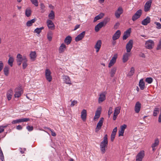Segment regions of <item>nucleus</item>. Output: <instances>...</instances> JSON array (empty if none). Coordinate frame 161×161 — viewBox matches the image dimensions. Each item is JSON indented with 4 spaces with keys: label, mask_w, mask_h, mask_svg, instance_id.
<instances>
[{
    "label": "nucleus",
    "mask_w": 161,
    "mask_h": 161,
    "mask_svg": "<svg viewBox=\"0 0 161 161\" xmlns=\"http://www.w3.org/2000/svg\"><path fill=\"white\" fill-rule=\"evenodd\" d=\"M108 135H105L103 138V140L102 141L100 144V151L102 153L104 154L106 152V149L108 145Z\"/></svg>",
    "instance_id": "f257e3e1"
},
{
    "label": "nucleus",
    "mask_w": 161,
    "mask_h": 161,
    "mask_svg": "<svg viewBox=\"0 0 161 161\" xmlns=\"http://www.w3.org/2000/svg\"><path fill=\"white\" fill-rule=\"evenodd\" d=\"M14 91L15 92L14 96L15 98H18L23 93V90L20 87L16 88L14 89Z\"/></svg>",
    "instance_id": "f03ea898"
},
{
    "label": "nucleus",
    "mask_w": 161,
    "mask_h": 161,
    "mask_svg": "<svg viewBox=\"0 0 161 161\" xmlns=\"http://www.w3.org/2000/svg\"><path fill=\"white\" fill-rule=\"evenodd\" d=\"M154 45V41L151 40H149L145 42V47L148 49H152Z\"/></svg>",
    "instance_id": "7ed1b4c3"
},
{
    "label": "nucleus",
    "mask_w": 161,
    "mask_h": 161,
    "mask_svg": "<svg viewBox=\"0 0 161 161\" xmlns=\"http://www.w3.org/2000/svg\"><path fill=\"white\" fill-rule=\"evenodd\" d=\"M144 156L145 152L144 151H140L136 156L135 161H142Z\"/></svg>",
    "instance_id": "20e7f679"
},
{
    "label": "nucleus",
    "mask_w": 161,
    "mask_h": 161,
    "mask_svg": "<svg viewBox=\"0 0 161 161\" xmlns=\"http://www.w3.org/2000/svg\"><path fill=\"white\" fill-rule=\"evenodd\" d=\"M142 14V10L139 9L137 10L136 13L132 16V19L133 21H135L139 18Z\"/></svg>",
    "instance_id": "39448f33"
},
{
    "label": "nucleus",
    "mask_w": 161,
    "mask_h": 161,
    "mask_svg": "<svg viewBox=\"0 0 161 161\" xmlns=\"http://www.w3.org/2000/svg\"><path fill=\"white\" fill-rule=\"evenodd\" d=\"M133 41L130 40L127 43L126 46V49L127 53H130L133 47Z\"/></svg>",
    "instance_id": "423d86ee"
},
{
    "label": "nucleus",
    "mask_w": 161,
    "mask_h": 161,
    "mask_svg": "<svg viewBox=\"0 0 161 161\" xmlns=\"http://www.w3.org/2000/svg\"><path fill=\"white\" fill-rule=\"evenodd\" d=\"M121 108V107L120 106H118L115 108L113 118L114 120H115L116 119L118 115L120 112Z\"/></svg>",
    "instance_id": "0eeeda50"
},
{
    "label": "nucleus",
    "mask_w": 161,
    "mask_h": 161,
    "mask_svg": "<svg viewBox=\"0 0 161 161\" xmlns=\"http://www.w3.org/2000/svg\"><path fill=\"white\" fill-rule=\"evenodd\" d=\"M30 120V119L28 118H21L19 119H17L15 120H13L12 122V124H16L17 123H19L22 122H26Z\"/></svg>",
    "instance_id": "6e6552de"
},
{
    "label": "nucleus",
    "mask_w": 161,
    "mask_h": 161,
    "mask_svg": "<svg viewBox=\"0 0 161 161\" xmlns=\"http://www.w3.org/2000/svg\"><path fill=\"white\" fill-rule=\"evenodd\" d=\"M104 118H100V120L97 124L96 127L95 129V132H98L101 128L102 126L103 125V121Z\"/></svg>",
    "instance_id": "1a4fd4ad"
},
{
    "label": "nucleus",
    "mask_w": 161,
    "mask_h": 161,
    "mask_svg": "<svg viewBox=\"0 0 161 161\" xmlns=\"http://www.w3.org/2000/svg\"><path fill=\"white\" fill-rule=\"evenodd\" d=\"M123 10L121 7H119L115 12L114 15L118 19L119 18L120 15L123 13Z\"/></svg>",
    "instance_id": "9d476101"
},
{
    "label": "nucleus",
    "mask_w": 161,
    "mask_h": 161,
    "mask_svg": "<svg viewBox=\"0 0 161 161\" xmlns=\"http://www.w3.org/2000/svg\"><path fill=\"white\" fill-rule=\"evenodd\" d=\"M117 57L118 54H115L114 55L112 59L110 60L108 64V66L110 68L111 67L115 64L116 62Z\"/></svg>",
    "instance_id": "9b49d317"
},
{
    "label": "nucleus",
    "mask_w": 161,
    "mask_h": 161,
    "mask_svg": "<svg viewBox=\"0 0 161 161\" xmlns=\"http://www.w3.org/2000/svg\"><path fill=\"white\" fill-rule=\"evenodd\" d=\"M152 3V1L151 0H149L146 2L144 5V10L145 12H147L150 10Z\"/></svg>",
    "instance_id": "f8f14e48"
},
{
    "label": "nucleus",
    "mask_w": 161,
    "mask_h": 161,
    "mask_svg": "<svg viewBox=\"0 0 161 161\" xmlns=\"http://www.w3.org/2000/svg\"><path fill=\"white\" fill-rule=\"evenodd\" d=\"M101 110L102 108L101 107H99L97 108L95 114V116L93 118L94 120L97 119L99 118L101 113Z\"/></svg>",
    "instance_id": "ddd939ff"
},
{
    "label": "nucleus",
    "mask_w": 161,
    "mask_h": 161,
    "mask_svg": "<svg viewBox=\"0 0 161 161\" xmlns=\"http://www.w3.org/2000/svg\"><path fill=\"white\" fill-rule=\"evenodd\" d=\"M106 99V93L103 92L99 95V97L98 98V103H101L104 101Z\"/></svg>",
    "instance_id": "4468645a"
},
{
    "label": "nucleus",
    "mask_w": 161,
    "mask_h": 161,
    "mask_svg": "<svg viewBox=\"0 0 161 161\" xmlns=\"http://www.w3.org/2000/svg\"><path fill=\"white\" fill-rule=\"evenodd\" d=\"M51 73L50 71H46V78L49 82H51L52 80V77L51 75Z\"/></svg>",
    "instance_id": "2eb2a0df"
},
{
    "label": "nucleus",
    "mask_w": 161,
    "mask_h": 161,
    "mask_svg": "<svg viewBox=\"0 0 161 161\" xmlns=\"http://www.w3.org/2000/svg\"><path fill=\"white\" fill-rule=\"evenodd\" d=\"M102 45V42L101 40L97 41L94 46L96 52L97 53L99 51Z\"/></svg>",
    "instance_id": "dca6fc26"
},
{
    "label": "nucleus",
    "mask_w": 161,
    "mask_h": 161,
    "mask_svg": "<svg viewBox=\"0 0 161 161\" xmlns=\"http://www.w3.org/2000/svg\"><path fill=\"white\" fill-rule=\"evenodd\" d=\"M47 24L49 29L52 30L54 29V25L51 20L48 19L47 21Z\"/></svg>",
    "instance_id": "f3484780"
},
{
    "label": "nucleus",
    "mask_w": 161,
    "mask_h": 161,
    "mask_svg": "<svg viewBox=\"0 0 161 161\" xmlns=\"http://www.w3.org/2000/svg\"><path fill=\"white\" fill-rule=\"evenodd\" d=\"M159 144V140L157 138L154 140V142L152 145L151 147L152 148V150L154 152L156 150V147H157Z\"/></svg>",
    "instance_id": "a211bd4d"
},
{
    "label": "nucleus",
    "mask_w": 161,
    "mask_h": 161,
    "mask_svg": "<svg viewBox=\"0 0 161 161\" xmlns=\"http://www.w3.org/2000/svg\"><path fill=\"white\" fill-rule=\"evenodd\" d=\"M131 31L130 28L128 29L124 32V36H123V39L124 40L126 39L130 36Z\"/></svg>",
    "instance_id": "6ab92c4d"
},
{
    "label": "nucleus",
    "mask_w": 161,
    "mask_h": 161,
    "mask_svg": "<svg viewBox=\"0 0 161 161\" xmlns=\"http://www.w3.org/2000/svg\"><path fill=\"white\" fill-rule=\"evenodd\" d=\"M85 31H83L81 33L75 38V41L77 42L82 40V39L84 37L85 35Z\"/></svg>",
    "instance_id": "aec40b11"
},
{
    "label": "nucleus",
    "mask_w": 161,
    "mask_h": 161,
    "mask_svg": "<svg viewBox=\"0 0 161 161\" xmlns=\"http://www.w3.org/2000/svg\"><path fill=\"white\" fill-rule=\"evenodd\" d=\"M63 79L64 82L66 84H71V82L69 77L67 76L64 75L63 76Z\"/></svg>",
    "instance_id": "412c9836"
},
{
    "label": "nucleus",
    "mask_w": 161,
    "mask_h": 161,
    "mask_svg": "<svg viewBox=\"0 0 161 161\" xmlns=\"http://www.w3.org/2000/svg\"><path fill=\"white\" fill-rule=\"evenodd\" d=\"M66 49V46L64 43L61 44L58 49V52L59 53H63Z\"/></svg>",
    "instance_id": "4be33fe9"
},
{
    "label": "nucleus",
    "mask_w": 161,
    "mask_h": 161,
    "mask_svg": "<svg viewBox=\"0 0 161 161\" xmlns=\"http://www.w3.org/2000/svg\"><path fill=\"white\" fill-rule=\"evenodd\" d=\"M121 34V32L120 30H117L114 35L112 37V39L115 41L118 39L120 37Z\"/></svg>",
    "instance_id": "5701e85b"
},
{
    "label": "nucleus",
    "mask_w": 161,
    "mask_h": 161,
    "mask_svg": "<svg viewBox=\"0 0 161 161\" xmlns=\"http://www.w3.org/2000/svg\"><path fill=\"white\" fill-rule=\"evenodd\" d=\"M130 56V53L127 52L123 55L122 60L123 63L126 62L129 59V57Z\"/></svg>",
    "instance_id": "b1692460"
},
{
    "label": "nucleus",
    "mask_w": 161,
    "mask_h": 161,
    "mask_svg": "<svg viewBox=\"0 0 161 161\" xmlns=\"http://www.w3.org/2000/svg\"><path fill=\"white\" fill-rule=\"evenodd\" d=\"M150 21L151 19L150 17L149 16H147L146 19L142 21V24L143 25H146L150 23Z\"/></svg>",
    "instance_id": "393cba45"
},
{
    "label": "nucleus",
    "mask_w": 161,
    "mask_h": 161,
    "mask_svg": "<svg viewBox=\"0 0 161 161\" xmlns=\"http://www.w3.org/2000/svg\"><path fill=\"white\" fill-rule=\"evenodd\" d=\"M141 108V104L139 102H137L136 103L135 107V110L136 113H138Z\"/></svg>",
    "instance_id": "a878e982"
},
{
    "label": "nucleus",
    "mask_w": 161,
    "mask_h": 161,
    "mask_svg": "<svg viewBox=\"0 0 161 161\" xmlns=\"http://www.w3.org/2000/svg\"><path fill=\"white\" fill-rule=\"evenodd\" d=\"M87 116L86 110V109H83L81 112V117L83 121H85L86 119Z\"/></svg>",
    "instance_id": "bb28decb"
},
{
    "label": "nucleus",
    "mask_w": 161,
    "mask_h": 161,
    "mask_svg": "<svg viewBox=\"0 0 161 161\" xmlns=\"http://www.w3.org/2000/svg\"><path fill=\"white\" fill-rule=\"evenodd\" d=\"M13 94V91L12 89H9L7 92V97L8 100H10L12 97Z\"/></svg>",
    "instance_id": "cd10ccee"
},
{
    "label": "nucleus",
    "mask_w": 161,
    "mask_h": 161,
    "mask_svg": "<svg viewBox=\"0 0 161 161\" xmlns=\"http://www.w3.org/2000/svg\"><path fill=\"white\" fill-rule=\"evenodd\" d=\"M24 58H26V56H23L19 53L17 54L16 57V61L17 62H23L24 61Z\"/></svg>",
    "instance_id": "c85d7f7f"
},
{
    "label": "nucleus",
    "mask_w": 161,
    "mask_h": 161,
    "mask_svg": "<svg viewBox=\"0 0 161 161\" xmlns=\"http://www.w3.org/2000/svg\"><path fill=\"white\" fill-rule=\"evenodd\" d=\"M8 57L9 58L8 60V63L10 67H12L13 65V62L14 61V58L12 56H11L10 55H8Z\"/></svg>",
    "instance_id": "c756f323"
},
{
    "label": "nucleus",
    "mask_w": 161,
    "mask_h": 161,
    "mask_svg": "<svg viewBox=\"0 0 161 161\" xmlns=\"http://www.w3.org/2000/svg\"><path fill=\"white\" fill-rule=\"evenodd\" d=\"M103 26V22H100L97 24L95 27L96 32H98L99 30Z\"/></svg>",
    "instance_id": "7c9ffc66"
},
{
    "label": "nucleus",
    "mask_w": 161,
    "mask_h": 161,
    "mask_svg": "<svg viewBox=\"0 0 161 161\" xmlns=\"http://www.w3.org/2000/svg\"><path fill=\"white\" fill-rule=\"evenodd\" d=\"M72 41V37L70 36H68L66 37L64 40V42L67 45L70 44Z\"/></svg>",
    "instance_id": "2f4dec72"
},
{
    "label": "nucleus",
    "mask_w": 161,
    "mask_h": 161,
    "mask_svg": "<svg viewBox=\"0 0 161 161\" xmlns=\"http://www.w3.org/2000/svg\"><path fill=\"white\" fill-rule=\"evenodd\" d=\"M30 56L32 61H34L36 57V52L35 51L31 52L30 54Z\"/></svg>",
    "instance_id": "473e14b6"
},
{
    "label": "nucleus",
    "mask_w": 161,
    "mask_h": 161,
    "mask_svg": "<svg viewBox=\"0 0 161 161\" xmlns=\"http://www.w3.org/2000/svg\"><path fill=\"white\" fill-rule=\"evenodd\" d=\"M104 15V14L103 13H101L94 18L93 22H96L97 20H99L102 18Z\"/></svg>",
    "instance_id": "72a5a7b5"
},
{
    "label": "nucleus",
    "mask_w": 161,
    "mask_h": 161,
    "mask_svg": "<svg viewBox=\"0 0 161 161\" xmlns=\"http://www.w3.org/2000/svg\"><path fill=\"white\" fill-rule=\"evenodd\" d=\"M139 85L141 90H143L144 89L145 87V83L142 79L140 80L139 82Z\"/></svg>",
    "instance_id": "f704fd0d"
},
{
    "label": "nucleus",
    "mask_w": 161,
    "mask_h": 161,
    "mask_svg": "<svg viewBox=\"0 0 161 161\" xmlns=\"http://www.w3.org/2000/svg\"><path fill=\"white\" fill-rule=\"evenodd\" d=\"M36 19L34 18L31 20L28 21L26 23V25L29 27L32 25L33 23H34L36 21Z\"/></svg>",
    "instance_id": "c9c22d12"
},
{
    "label": "nucleus",
    "mask_w": 161,
    "mask_h": 161,
    "mask_svg": "<svg viewBox=\"0 0 161 161\" xmlns=\"http://www.w3.org/2000/svg\"><path fill=\"white\" fill-rule=\"evenodd\" d=\"M24 61L23 62L22 67L24 69H25L27 66V59L26 58H24Z\"/></svg>",
    "instance_id": "e433bc0d"
},
{
    "label": "nucleus",
    "mask_w": 161,
    "mask_h": 161,
    "mask_svg": "<svg viewBox=\"0 0 161 161\" xmlns=\"http://www.w3.org/2000/svg\"><path fill=\"white\" fill-rule=\"evenodd\" d=\"M31 10L30 8H27L26 9L25 14L27 17H29L31 15Z\"/></svg>",
    "instance_id": "4c0bfd02"
},
{
    "label": "nucleus",
    "mask_w": 161,
    "mask_h": 161,
    "mask_svg": "<svg viewBox=\"0 0 161 161\" xmlns=\"http://www.w3.org/2000/svg\"><path fill=\"white\" fill-rule=\"evenodd\" d=\"M53 34V32L51 31H49L47 33V38L49 41H51L52 40V38Z\"/></svg>",
    "instance_id": "58836bf2"
},
{
    "label": "nucleus",
    "mask_w": 161,
    "mask_h": 161,
    "mask_svg": "<svg viewBox=\"0 0 161 161\" xmlns=\"http://www.w3.org/2000/svg\"><path fill=\"white\" fill-rule=\"evenodd\" d=\"M44 29V27L43 26L37 28L34 31V33H36L38 34H39L42 31V30Z\"/></svg>",
    "instance_id": "ea45409f"
},
{
    "label": "nucleus",
    "mask_w": 161,
    "mask_h": 161,
    "mask_svg": "<svg viewBox=\"0 0 161 161\" xmlns=\"http://www.w3.org/2000/svg\"><path fill=\"white\" fill-rule=\"evenodd\" d=\"M48 16L49 18L50 19H54L55 17V14L53 10H51L50 11V13L48 14Z\"/></svg>",
    "instance_id": "a19ab883"
},
{
    "label": "nucleus",
    "mask_w": 161,
    "mask_h": 161,
    "mask_svg": "<svg viewBox=\"0 0 161 161\" xmlns=\"http://www.w3.org/2000/svg\"><path fill=\"white\" fill-rule=\"evenodd\" d=\"M159 112V108H155L153 110V116L155 117L157 116L158 114V113Z\"/></svg>",
    "instance_id": "79ce46f5"
},
{
    "label": "nucleus",
    "mask_w": 161,
    "mask_h": 161,
    "mask_svg": "<svg viewBox=\"0 0 161 161\" xmlns=\"http://www.w3.org/2000/svg\"><path fill=\"white\" fill-rule=\"evenodd\" d=\"M40 8L41 11V13H43L45 11V6L43 3H41L40 5Z\"/></svg>",
    "instance_id": "37998d69"
},
{
    "label": "nucleus",
    "mask_w": 161,
    "mask_h": 161,
    "mask_svg": "<svg viewBox=\"0 0 161 161\" xmlns=\"http://www.w3.org/2000/svg\"><path fill=\"white\" fill-rule=\"evenodd\" d=\"M153 81V79L151 77H148L146 79L145 81L149 84L151 83Z\"/></svg>",
    "instance_id": "c03bdc74"
},
{
    "label": "nucleus",
    "mask_w": 161,
    "mask_h": 161,
    "mask_svg": "<svg viewBox=\"0 0 161 161\" xmlns=\"http://www.w3.org/2000/svg\"><path fill=\"white\" fill-rule=\"evenodd\" d=\"M32 4L35 6L37 7L38 5V3L37 0H30Z\"/></svg>",
    "instance_id": "a18cd8bd"
},
{
    "label": "nucleus",
    "mask_w": 161,
    "mask_h": 161,
    "mask_svg": "<svg viewBox=\"0 0 161 161\" xmlns=\"http://www.w3.org/2000/svg\"><path fill=\"white\" fill-rule=\"evenodd\" d=\"M126 127H127V125L125 124H124L123 125L120 126V129L119 130L121 131H123L124 132V130H125V129L126 128Z\"/></svg>",
    "instance_id": "49530a36"
},
{
    "label": "nucleus",
    "mask_w": 161,
    "mask_h": 161,
    "mask_svg": "<svg viewBox=\"0 0 161 161\" xmlns=\"http://www.w3.org/2000/svg\"><path fill=\"white\" fill-rule=\"evenodd\" d=\"M26 129L28 130V131H31L33 130L34 128L33 126L28 125L26 127Z\"/></svg>",
    "instance_id": "de8ad7c7"
},
{
    "label": "nucleus",
    "mask_w": 161,
    "mask_h": 161,
    "mask_svg": "<svg viewBox=\"0 0 161 161\" xmlns=\"http://www.w3.org/2000/svg\"><path fill=\"white\" fill-rule=\"evenodd\" d=\"M154 24L156 25V28L157 29H161V24L160 23L155 22Z\"/></svg>",
    "instance_id": "09e8293b"
},
{
    "label": "nucleus",
    "mask_w": 161,
    "mask_h": 161,
    "mask_svg": "<svg viewBox=\"0 0 161 161\" xmlns=\"http://www.w3.org/2000/svg\"><path fill=\"white\" fill-rule=\"evenodd\" d=\"M161 49V38L160 39L158 43V45L156 49L157 50H159Z\"/></svg>",
    "instance_id": "8fccbe9b"
},
{
    "label": "nucleus",
    "mask_w": 161,
    "mask_h": 161,
    "mask_svg": "<svg viewBox=\"0 0 161 161\" xmlns=\"http://www.w3.org/2000/svg\"><path fill=\"white\" fill-rule=\"evenodd\" d=\"M47 129L51 131L52 135L53 136H56V133L53 131V130H51L50 128H47Z\"/></svg>",
    "instance_id": "3c124183"
},
{
    "label": "nucleus",
    "mask_w": 161,
    "mask_h": 161,
    "mask_svg": "<svg viewBox=\"0 0 161 161\" xmlns=\"http://www.w3.org/2000/svg\"><path fill=\"white\" fill-rule=\"evenodd\" d=\"M110 20L109 18H106L104 19L103 21V24L105 23V25H106L108 22Z\"/></svg>",
    "instance_id": "603ef678"
},
{
    "label": "nucleus",
    "mask_w": 161,
    "mask_h": 161,
    "mask_svg": "<svg viewBox=\"0 0 161 161\" xmlns=\"http://www.w3.org/2000/svg\"><path fill=\"white\" fill-rule=\"evenodd\" d=\"M0 159L2 161H4V158L3 153H0Z\"/></svg>",
    "instance_id": "864d4df0"
},
{
    "label": "nucleus",
    "mask_w": 161,
    "mask_h": 161,
    "mask_svg": "<svg viewBox=\"0 0 161 161\" xmlns=\"http://www.w3.org/2000/svg\"><path fill=\"white\" fill-rule=\"evenodd\" d=\"M3 67V64L2 61H0V70H2Z\"/></svg>",
    "instance_id": "5fc2aeb1"
},
{
    "label": "nucleus",
    "mask_w": 161,
    "mask_h": 161,
    "mask_svg": "<svg viewBox=\"0 0 161 161\" xmlns=\"http://www.w3.org/2000/svg\"><path fill=\"white\" fill-rule=\"evenodd\" d=\"M119 25V23L118 22H117L114 25V29H117L118 28Z\"/></svg>",
    "instance_id": "6e6d98bb"
},
{
    "label": "nucleus",
    "mask_w": 161,
    "mask_h": 161,
    "mask_svg": "<svg viewBox=\"0 0 161 161\" xmlns=\"http://www.w3.org/2000/svg\"><path fill=\"white\" fill-rule=\"evenodd\" d=\"M77 101L74 100L72 101L71 102V107H73L75 104L77 103Z\"/></svg>",
    "instance_id": "4d7b16f0"
},
{
    "label": "nucleus",
    "mask_w": 161,
    "mask_h": 161,
    "mask_svg": "<svg viewBox=\"0 0 161 161\" xmlns=\"http://www.w3.org/2000/svg\"><path fill=\"white\" fill-rule=\"evenodd\" d=\"M113 107H110L108 111V113L111 114L113 112Z\"/></svg>",
    "instance_id": "13d9d810"
},
{
    "label": "nucleus",
    "mask_w": 161,
    "mask_h": 161,
    "mask_svg": "<svg viewBox=\"0 0 161 161\" xmlns=\"http://www.w3.org/2000/svg\"><path fill=\"white\" fill-rule=\"evenodd\" d=\"M134 74V71H130L127 74V75L128 76H130Z\"/></svg>",
    "instance_id": "bf43d9fd"
},
{
    "label": "nucleus",
    "mask_w": 161,
    "mask_h": 161,
    "mask_svg": "<svg viewBox=\"0 0 161 161\" xmlns=\"http://www.w3.org/2000/svg\"><path fill=\"white\" fill-rule=\"evenodd\" d=\"M124 132L121 131L120 130L119 131V136H123L124 135Z\"/></svg>",
    "instance_id": "052dcab7"
},
{
    "label": "nucleus",
    "mask_w": 161,
    "mask_h": 161,
    "mask_svg": "<svg viewBox=\"0 0 161 161\" xmlns=\"http://www.w3.org/2000/svg\"><path fill=\"white\" fill-rule=\"evenodd\" d=\"M16 129L18 130H21L22 129V127L20 125H18L16 126Z\"/></svg>",
    "instance_id": "680f3d73"
},
{
    "label": "nucleus",
    "mask_w": 161,
    "mask_h": 161,
    "mask_svg": "<svg viewBox=\"0 0 161 161\" xmlns=\"http://www.w3.org/2000/svg\"><path fill=\"white\" fill-rule=\"evenodd\" d=\"M80 25H76L73 31H75L77 29L79 28L80 27Z\"/></svg>",
    "instance_id": "e2e57ef3"
},
{
    "label": "nucleus",
    "mask_w": 161,
    "mask_h": 161,
    "mask_svg": "<svg viewBox=\"0 0 161 161\" xmlns=\"http://www.w3.org/2000/svg\"><path fill=\"white\" fill-rule=\"evenodd\" d=\"M139 56L141 57H142V58H145V55L143 53H141L139 54Z\"/></svg>",
    "instance_id": "0e129e2a"
},
{
    "label": "nucleus",
    "mask_w": 161,
    "mask_h": 161,
    "mask_svg": "<svg viewBox=\"0 0 161 161\" xmlns=\"http://www.w3.org/2000/svg\"><path fill=\"white\" fill-rule=\"evenodd\" d=\"M4 131L3 127L2 126H0V133L3 132Z\"/></svg>",
    "instance_id": "69168bd1"
},
{
    "label": "nucleus",
    "mask_w": 161,
    "mask_h": 161,
    "mask_svg": "<svg viewBox=\"0 0 161 161\" xmlns=\"http://www.w3.org/2000/svg\"><path fill=\"white\" fill-rule=\"evenodd\" d=\"M115 136L111 135V141L113 142L115 138Z\"/></svg>",
    "instance_id": "338daca9"
},
{
    "label": "nucleus",
    "mask_w": 161,
    "mask_h": 161,
    "mask_svg": "<svg viewBox=\"0 0 161 161\" xmlns=\"http://www.w3.org/2000/svg\"><path fill=\"white\" fill-rule=\"evenodd\" d=\"M160 114L158 117V121L159 122H161V111H160Z\"/></svg>",
    "instance_id": "774afa93"
}]
</instances>
